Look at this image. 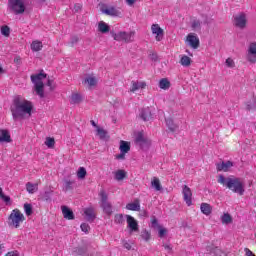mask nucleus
Returning a JSON list of instances; mask_svg holds the SVG:
<instances>
[{"mask_svg":"<svg viewBox=\"0 0 256 256\" xmlns=\"http://www.w3.org/2000/svg\"><path fill=\"white\" fill-rule=\"evenodd\" d=\"M10 110L14 121H17V119H25V115L31 116L33 104L29 100H25L18 96L14 98L13 105Z\"/></svg>","mask_w":256,"mask_h":256,"instance_id":"obj_1","label":"nucleus"},{"mask_svg":"<svg viewBox=\"0 0 256 256\" xmlns=\"http://www.w3.org/2000/svg\"><path fill=\"white\" fill-rule=\"evenodd\" d=\"M218 183L229 189L233 193H237L238 195L245 194V184L243 183V179L235 176L225 177L220 175L218 178Z\"/></svg>","mask_w":256,"mask_h":256,"instance_id":"obj_2","label":"nucleus"},{"mask_svg":"<svg viewBox=\"0 0 256 256\" xmlns=\"http://www.w3.org/2000/svg\"><path fill=\"white\" fill-rule=\"evenodd\" d=\"M47 78V74L43 73V70L38 73L31 75L30 79L32 83L34 84V89L36 91V94L39 95L41 99L45 97V84H43V79Z\"/></svg>","mask_w":256,"mask_h":256,"instance_id":"obj_3","label":"nucleus"},{"mask_svg":"<svg viewBox=\"0 0 256 256\" xmlns=\"http://www.w3.org/2000/svg\"><path fill=\"white\" fill-rule=\"evenodd\" d=\"M100 197V207L103 210V213H105L108 216L113 215V204L109 202V196L107 195V192L105 190H101L99 192Z\"/></svg>","mask_w":256,"mask_h":256,"instance_id":"obj_4","label":"nucleus"},{"mask_svg":"<svg viewBox=\"0 0 256 256\" xmlns=\"http://www.w3.org/2000/svg\"><path fill=\"white\" fill-rule=\"evenodd\" d=\"M9 225L18 229L19 225L25 221V216L19 209H14L9 216Z\"/></svg>","mask_w":256,"mask_h":256,"instance_id":"obj_5","label":"nucleus"},{"mask_svg":"<svg viewBox=\"0 0 256 256\" xmlns=\"http://www.w3.org/2000/svg\"><path fill=\"white\" fill-rule=\"evenodd\" d=\"M112 37L114 41H123L124 43H133L135 41V31L125 32L121 31L113 33Z\"/></svg>","mask_w":256,"mask_h":256,"instance_id":"obj_6","label":"nucleus"},{"mask_svg":"<svg viewBox=\"0 0 256 256\" xmlns=\"http://www.w3.org/2000/svg\"><path fill=\"white\" fill-rule=\"evenodd\" d=\"M8 7L15 15L25 13V2H23V0H9Z\"/></svg>","mask_w":256,"mask_h":256,"instance_id":"obj_7","label":"nucleus"},{"mask_svg":"<svg viewBox=\"0 0 256 256\" xmlns=\"http://www.w3.org/2000/svg\"><path fill=\"white\" fill-rule=\"evenodd\" d=\"M182 195L186 205L191 207V205H193V192L191 191V188H189L187 185H184L182 187Z\"/></svg>","mask_w":256,"mask_h":256,"instance_id":"obj_8","label":"nucleus"},{"mask_svg":"<svg viewBox=\"0 0 256 256\" xmlns=\"http://www.w3.org/2000/svg\"><path fill=\"white\" fill-rule=\"evenodd\" d=\"M234 25L238 29H245V27H247V15L240 13L234 16Z\"/></svg>","mask_w":256,"mask_h":256,"instance_id":"obj_9","label":"nucleus"},{"mask_svg":"<svg viewBox=\"0 0 256 256\" xmlns=\"http://www.w3.org/2000/svg\"><path fill=\"white\" fill-rule=\"evenodd\" d=\"M125 217L131 233H137V231H139V223H137V220L131 215H125Z\"/></svg>","mask_w":256,"mask_h":256,"instance_id":"obj_10","label":"nucleus"},{"mask_svg":"<svg viewBox=\"0 0 256 256\" xmlns=\"http://www.w3.org/2000/svg\"><path fill=\"white\" fill-rule=\"evenodd\" d=\"M135 142L139 145L140 149H147L149 147V142L146 140L143 133L139 132L135 138Z\"/></svg>","mask_w":256,"mask_h":256,"instance_id":"obj_11","label":"nucleus"},{"mask_svg":"<svg viewBox=\"0 0 256 256\" xmlns=\"http://www.w3.org/2000/svg\"><path fill=\"white\" fill-rule=\"evenodd\" d=\"M187 41L192 49H199V37L197 34L190 33L187 35Z\"/></svg>","mask_w":256,"mask_h":256,"instance_id":"obj_12","label":"nucleus"},{"mask_svg":"<svg viewBox=\"0 0 256 256\" xmlns=\"http://www.w3.org/2000/svg\"><path fill=\"white\" fill-rule=\"evenodd\" d=\"M140 119L142 121H151L153 119V114L151 113V108H142L140 110Z\"/></svg>","mask_w":256,"mask_h":256,"instance_id":"obj_13","label":"nucleus"},{"mask_svg":"<svg viewBox=\"0 0 256 256\" xmlns=\"http://www.w3.org/2000/svg\"><path fill=\"white\" fill-rule=\"evenodd\" d=\"M231 167H233V162L229 160L216 164L217 171H224V173H227V171H229Z\"/></svg>","mask_w":256,"mask_h":256,"instance_id":"obj_14","label":"nucleus"},{"mask_svg":"<svg viewBox=\"0 0 256 256\" xmlns=\"http://www.w3.org/2000/svg\"><path fill=\"white\" fill-rule=\"evenodd\" d=\"M151 30L153 35H156V41H161L163 39V29L159 26V24H153L151 26Z\"/></svg>","mask_w":256,"mask_h":256,"instance_id":"obj_15","label":"nucleus"},{"mask_svg":"<svg viewBox=\"0 0 256 256\" xmlns=\"http://www.w3.org/2000/svg\"><path fill=\"white\" fill-rule=\"evenodd\" d=\"M61 209L64 219H67L68 221H73V219H75V214L69 207L62 206Z\"/></svg>","mask_w":256,"mask_h":256,"instance_id":"obj_16","label":"nucleus"},{"mask_svg":"<svg viewBox=\"0 0 256 256\" xmlns=\"http://www.w3.org/2000/svg\"><path fill=\"white\" fill-rule=\"evenodd\" d=\"M13 141L11 139V134H9V130L0 129V143H11Z\"/></svg>","mask_w":256,"mask_h":256,"instance_id":"obj_17","label":"nucleus"},{"mask_svg":"<svg viewBox=\"0 0 256 256\" xmlns=\"http://www.w3.org/2000/svg\"><path fill=\"white\" fill-rule=\"evenodd\" d=\"M84 214L86 215L87 221H90L91 223H93L97 217L95 215V209H93V207L85 208Z\"/></svg>","mask_w":256,"mask_h":256,"instance_id":"obj_18","label":"nucleus"},{"mask_svg":"<svg viewBox=\"0 0 256 256\" xmlns=\"http://www.w3.org/2000/svg\"><path fill=\"white\" fill-rule=\"evenodd\" d=\"M102 13L109 15L110 17H119L121 15V12L115 7L102 9Z\"/></svg>","mask_w":256,"mask_h":256,"instance_id":"obj_19","label":"nucleus"},{"mask_svg":"<svg viewBox=\"0 0 256 256\" xmlns=\"http://www.w3.org/2000/svg\"><path fill=\"white\" fill-rule=\"evenodd\" d=\"M132 86L130 88V91L132 93H135V91H139V89H145L147 87V83L145 82H139V81H132Z\"/></svg>","mask_w":256,"mask_h":256,"instance_id":"obj_20","label":"nucleus"},{"mask_svg":"<svg viewBox=\"0 0 256 256\" xmlns=\"http://www.w3.org/2000/svg\"><path fill=\"white\" fill-rule=\"evenodd\" d=\"M120 153H129L131 151V142L125 141V140H121L120 141Z\"/></svg>","mask_w":256,"mask_h":256,"instance_id":"obj_21","label":"nucleus"},{"mask_svg":"<svg viewBox=\"0 0 256 256\" xmlns=\"http://www.w3.org/2000/svg\"><path fill=\"white\" fill-rule=\"evenodd\" d=\"M165 121H166V126L168 127L169 131H171L172 133H175V131L179 129V126L175 124V122H173V118H166Z\"/></svg>","mask_w":256,"mask_h":256,"instance_id":"obj_22","label":"nucleus"},{"mask_svg":"<svg viewBox=\"0 0 256 256\" xmlns=\"http://www.w3.org/2000/svg\"><path fill=\"white\" fill-rule=\"evenodd\" d=\"M53 197V190L47 189L42 194V201H46V203H51Z\"/></svg>","mask_w":256,"mask_h":256,"instance_id":"obj_23","label":"nucleus"},{"mask_svg":"<svg viewBox=\"0 0 256 256\" xmlns=\"http://www.w3.org/2000/svg\"><path fill=\"white\" fill-rule=\"evenodd\" d=\"M151 187L155 189V191H161L163 189V186H161V181L157 177L152 179Z\"/></svg>","mask_w":256,"mask_h":256,"instance_id":"obj_24","label":"nucleus"},{"mask_svg":"<svg viewBox=\"0 0 256 256\" xmlns=\"http://www.w3.org/2000/svg\"><path fill=\"white\" fill-rule=\"evenodd\" d=\"M98 31H100V33H109V31H111V28L104 21H100L98 23Z\"/></svg>","mask_w":256,"mask_h":256,"instance_id":"obj_25","label":"nucleus"},{"mask_svg":"<svg viewBox=\"0 0 256 256\" xmlns=\"http://www.w3.org/2000/svg\"><path fill=\"white\" fill-rule=\"evenodd\" d=\"M126 209H128V211H140L141 205L139 204V201H135L133 203H128Z\"/></svg>","mask_w":256,"mask_h":256,"instance_id":"obj_26","label":"nucleus"},{"mask_svg":"<svg viewBox=\"0 0 256 256\" xmlns=\"http://www.w3.org/2000/svg\"><path fill=\"white\" fill-rule=\"evenodd\" d=\"M74 183L75 180H64L63 191H65V193H67V191H73Z\"/></svg>","mask_w":256,"mask_h":256,"instance_id":"obj_27","label":"nucleus"},{"mask_svg":"<svg viewBox=\"0 0 256 256\" xmlns=\"http://www.w3.org/2000/svg\"><path fill=\"white\" fill-rule=\"evenodd\" d=\"M159 87H160V89L167 91V89H169V87H171V82H169V80L167 78H162L159 81Z\"/></svg>","mask_w":256,"mask_h":256,"instance_id":"obj_28","label":"nucleus"},{"mask_svg":"<svg viewBox=\"0 0 256 256\" xmlns=\"http://www.w3.org/2000/svg\"><path fill=\"white\" fill-rule=\"evenodd\" d=\"M200 209L204 215H209L213 211V208L207 203H202Z\"/></svg>","mask_w":256,"mask_h":256,"instance_id":"obj_29","label":"nucleus"},{"mask_svg":"<svg viewBox=\"0 0 256 256\" xmlns=\"http://www.w3.org/2000/svg\"><path fill=\"white\" fill-rule=\"evenodd\" d=\"M41 49H43V42L38 41V40L32 42V44H31L32 51L38 52V51H41Z\"/></svg>","mask_w":256,"mask_h":256,"instance_id":"obj_30","label":"nucleus"},{"mask_svg":"<svg viewBox=\"0 0 256 256\" xmlns=\"http://www.w3.org/2000/svg\"><path fill=\"white\" fill-rule=\"evenodd\" d=\"M127 177V172L125 170H118L115 172L116 181H123Z\"/></svg>","mask_w":256,"mask_h":256,"instance_id":"obj_31","label":"nucleus"},{"mask_svg":"<svg viewBox=\"0 0 256 256\" xmlns=\"http://www.w3.org/2000/svg\"><path fill=\"white\" fill-rule=\"evenodd\" d=\"M83 83L88 84L89 87H95V85H97V79L89 76L84 79Z\"/></svg>","mask_w":256,"mask_h":256,"instance_id":"obj_32","label":"nucleus"},{"mask_svg":"<svg viewBox=\"0 0 256 256\" xmlns=\"http://www.w3.org/2000/svg\"><path fill=\"white\" fill-rule=\"evenodd\" d=\"M180 64L183 66V67H189L191 65V59L189 58V56L187 55H184L181 57L180 59Z\"/></svg>","mask_w":256,"mask_h":256,"instance_id":"obj_33","label":"nucleus"},{"mask_svg":"<svg viewBox=\"0 0 256 256\" xmlns=\"http://www.w3.org/2000/svg\"><path fill=\"white\" fill-rule=\"evenodd\" d=\"M114 223H116V225H123V223H125V217L123 214H116L114 216Z\"/></svg>","mask_w":256,"mask_h":256,"instance_id":"obj_34","label":"nucleus"},{"mask_svg":"<svg viewBox=\"0 0 256 256\" xmlns=\"http://www.w3.org/2000/svg\"><path fill=\"white\" fill-rule=\"evenodd\" d=\"M221 219H222V223H224L225 225H229V223L233 222V218L229 213H225L224 215H222Z\"/></svg>","mask_w":256,"mask_h":256,"instance_id":"obj_35","label":"nucleus"},{"mask_svg":"<svg viewBox=\"0 0 256 256\" xmlns=\"http://www.w3.org/2000/svg\"><path fill=\"white\" fill-rule=\"evenodd\" d=\"M82 101L80 94H72L70 103L72 105H77Z\"/></svg>","mask_w":256,"mask_h":256,"instance_id":"obj_36","label":"nucleus"},{"mask_svg":"<svg viewBox=\"0 0 256 256\" xmlns=\"http://www.w3.org/2000/svg\"><path fill=\"white\" fill-rule=\"evenodd\" d=\"M77 177L78 179H85L87 177V170L85 167H80L77 171Z\"/></svg>","mask_w":256,"mask_h":256,"instance_id":"obj_37","label":"nucleus"},{"mask_svg":"<svg viewBox=\"0 0 256 256\" xmlns=\"http://www.w3.org/2000/svg\"><path fill=\"white\" fill-rule=\"evenodd\" d=\"M24 211L27 217L33 215V206L29 203L24 204Z\"/></svg>","mask_w":256,"mask_h":256,"instance_id":"obj_38","label":"nucleus"},{"mask_svg":"<svg viewBox=\"0 0 256 256\" xmlns=\"http://www.w3.org/2000/svg\"><path fill=\"white\" fill-rule=\"evenodd\" d=\"M193 31H201V20H193L191 24Z\"/></svg>","mask_w":256,"mask_h":256,"instance_id":"obj_39","label":"nucleus"},{"mask_svg":"<svg viewBox=\"0 0 256 256\" xmlns=\"http://www.w3.org/2000/svg\"><path fill=\"white\" fill-rule=\"evenodd\" d=\"M45 145L48 149H53V147H55V138H46Z\"/></svg>","mask_w":256,"mask_h":256,"instance_id":"obj_40","label":"nucleus"},{"mask_svg":"<svg viewBox=\"0 0 256 256\" xmlns=\"http://www.w3.org/2000/svg\"><path fill=\"white\" fill-rule=\"evenodd\" d=\"M96 131L100 139H105V137H107V132L105 131V129L97 127Z\"/></svg>","mask_w":256,"mask_h":256,"instance_id":"obj_41","label":"nucleus"},{"mask_svg":"<svg viewBox=\"0 0 256 256\" xmlns=\"http://www.w3.org/2000/svg\"><path fill=\"white\" fill-rule=\"evenodd\" d=\"M35 189H37V185H35L31 182H28L26 184V190L28 191V193H35Z\"/></svg>","mask_w":256,"mask_h":256,"instance_id":"obj_42","label":"nucleus"},{"mask_svg":"<svg viewBox=\"0 0 256 256\" xmlns=\"http://www.w3.org/2000/svg\"><path fill=\"white\" fill-rule=\"evenodd\" d=\"M1 33L2 35H4V37H9V35L11 34V29L9 28V26H2Z\"/></svg>","mask_w":256,"mask_h":256,"instance_id":"obj_43","label":"nucleus"},{"mask_svg":"<svg viewBox=\"0 0 256 256\" xmlns=\"http://www.w3.org/2000/svg\"><path fill=\"white\" fill-rule=\"evenodd\" d=\"M0 199H2L6 205H11V197L5 195L3 192L0 194Z\"/></svg>","mask_w":256,"mask_h":256,"instance_id":"obj_44","label":"nucleus"},{"mask_svg":"<svg viewBox=\"0 0 256 256\" xmlns=\"http://www.w3.org/2000/svg\"><path fill=\"white\" fill-rule=\"evenodd\" d=\"M141 237L144 239V241H149V239H151V233H149L147 230H143L141 232Z\"/></svg>","mask_w":256,"mask_h":256,"instance_id":"obj_45","label":"nucleus"},{"mask_svg":"<svg viewBox=\"0 0 256 256\" xmlns=\"http://www.w3.org/2000/svg\"><path fill=\"white\" fill-rule=\"evenodd\" d=\"M167 235V230L165 228H162V226H160L158 228V237H160V239H163V237H165Z\"/></svg>","mask_w":256,"mask_h":256,"instance_id":"obj_46","label":"nucleus"},{"mask_svg":"<svg viewBox=\"0 0 256 256\" xmlns=\"http://www.w3.org/2000/svg\"><path fill=\"white\" fill-rule=\"evenodd\" d=\"M248 53L250 55H256V43L255 42L250 44Z\"/></svg>","mask_w":256,"mask_h":256,"instance_id":"obj_47","label":"nucleus"},{"mask_svg":"<svg viewBox=\"0 0 256 256\" xmlns=\"http://www.w3.org/2000/svg\"><path fill=\"white\" fill-rule=\"evenodd\" d=\"M152 229H159L161 225H159V221H157V218H153L151 222Z\"/></svg>","mask_w":256,"mask_h":256,"instance_id":"obj_48","label":"nucleus"},{"mask_svg":"<svg viewBox=\"0 0 256 256\" xmlns=\"http://www.w3.org/2000/svg\"><path fill=\"white\" fill-rule=\"evenodd\" d=\"M80 228L81 231H83L84 233H89V229H91V227L87 223H82Z\"/></svg>","mask_w":256,"mask_h":256,"instance_id":"obj_49","label":"nucleus"},{"mask_svg":"<svg viewBox=\"0 0 256 256\" xmlns=\"http://www.w3.org/2000/svg\"><path fill=\"white\" fill-rule=\"evenodd\" d=\"M248 61L250 63H256V54H249L248 52Z\"/></svg>","mask_w":256,"mask_h":256,"instance_id":"obj_50","label":"nucleus"},{"mask_svg":"<svg viewBox=\"0 0 256 256\" xmlns=\"http://www.w3.org/2000/svg\"><path fill=\"white\" fill-rule=\"evenodd\" d=\"M76 43H79V37L73 36L70 40L71 47H73V45H76Z\"/></svg>","mask_w":256,"mask_h":256,"instance_id":"obj_51","label":"nucleus"},{"mask_svg":"<svg viewBox=\"0 0 256 256\" xmlns=\"http://www.w3.org/2000/svg\"><path fill=\"white\" fill-rule=\"evenodd\" d=\"M149 59H150L151 61H157V59H159V57L157 56V53L151 52V53L149 54Z\"/></svg>","mask_w":256,"mask_h":256,"instance_id":"obj_52","label":"nucleus"},{"mask_svg":"<svg viewBox=\"0 0 256 256\" xmlns=\"http://www.w3.org/2000/svg\"><path fill=\"white\" fill-rule=\"evenodd\" d=\"M86 252H87V249L83 247L76 249V253H78V255H85Z\"/></svg>","mask_w":256,"mask_h":256,"instance_id":"obj_53","label":"nucleus"},{"mask_svg":"<svg viewBox=\"0 0 256 256\" xmlns=\"http://www.w3.org/2000/svg\"><path fill=\"white\" fill-rule=\"evenodd\" d=\"M226 65H227V67H234L235 62L233 61V59L228 58V59H226Z\"/></svg>","mask_w":256,"mask_h":256,"instance_id":"obj_54","label":"nucleus"},{"mask_svg":"<svg viewBox=\"0 0 256 256\" xmlns=\"http://www.w3.org/2000/svg\"><path fill=\"white\" fill-rule=\"evenodd\" d=\"M125 155H127L125 152H120V154L116 155V159L123 161L125 159Z\"/></svg>","mask_w":256,"mask_h":256,"instance_id":"obj_55","label":"nucleus"},{"mask_svg":"<svg viewBox=\"0 0 256 256\" xmlns=\"http://www.w3.org/2000/svg\"><path fill=\"white\" fill-rule=\"evenodd\" d=\"M163 247H164L165 251H167L168 253H171V251H172V249H173V248L171 247V245H169V244H164Z\"/></svg>","mask_w":256,"mask_h":256,"instance_id":"obj_56","label":"nucleus"},{"mask_svg":"<svg viewBox=\"0 0 256 256\" xmlns=\"http://www.w3.org/2000/svg\"><path fill=\"white\" fill-rule=\"evenodd\" d=\"M123 247L127 249V251H131V244H129V242H124Z\"/></svg>","mask_w":256,"mask_h":256,"instance_id":"obj_57","label":"nucleus"},{"mask_svg":"<svg viewBox=\"0 0 256 256\" xmlns=\"http://www.w3.org/2000/svg\"><path fill=\"white\" fill-rule=\"evenodd\" d=\"M74 11H75L76 13H79V11H81V4H75V5H74Z\"/></svg>","mask_w":256,"mask_h":256,"instance_id":"obj_58","label":"nucleus"},{"mask_svg":"<svg viewBox=\"0 0 256 256\" xmlns=\"http://www.w3.org/2000/svg\"><path fill=\"white\" fill-rule=\"evenodd\" d=\"M5 256H19V254L15 251L8 252Z\"/></svg>","mask_w":256,"mask_h":256,"instance_id":"obj_59","label":"nucleus"},{"mask_svg":"<svg viewBox=\"0 0 256 256\" xmlns=\"http://www.w3.org/2000/svg\"><path fill=\"white\" fill-rule=\"evenodd\" d=\"M52 85H53V80L48 79V81H47V86L51 88Z\"/></svg>","mask_w":256,"mask_h":256,"instance_id":"obj_60","label":"nucleus"},{"mask_svg":"<svg viewBox=\"0 0 256 256\" xmlns=\"http://www.w3.org/2000/svg\"><path fill=\"white\" fill-rule=\"evenodd\" d=\"M90 123H91V126H92V127H95L96 129H97V127H99V126L97 125V123L94 122V120H91Z\"/></svg>","mask_w":256,"mask_h":256,"instance_id":"obj_61","label":"nucleus"},{"mask_svg":"<svg viewBox=\"0 0 256 256\" xmlns=\"http://www.w3.org/2000/svg\"><path fill=\"white\" fill-rule=\"evenodd\" d=\"M14 63H17L19 65V63H21V58L19 57L14 58Z\"/></svg>","mask_w":256,"mask_h":256,"instance_id":"obj_62","label":"nucleus"},{"mask_svg":"<svg viewBox=\"0 0 256 256\" xmlns=\"http://www.w3.org/2000/svg\"><path fill=\"white\" fill-rule=\"evenodd\" d=\"M128 5H133L135 3V0H127Z\"/></svg>","mask_w":256,"mask_h":256,"instance_id":"obj_63","label":"nucleus"},{"mask_svg":"<svg viewBox=\"0 0 256 256\" xmlns=\"http://www.w3.org/2000/svg\"><path fill=\"white\" fill-rule=\"evenodd\" d=\"M1 73H5V70H3V67L0 66V75Z\"/></svg>","mask_w":256,"mask_h":256,"instance_id":"obj_64","label":"nucleus"}]
</instances>
